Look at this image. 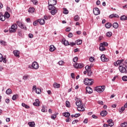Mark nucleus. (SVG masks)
<instances>
[{"mask_svg": "<svg viewBox=\"0 0 127 127\" xmlns=\"http://www.w3.org/2000/svg\"><path fill=\"white\" fill-rule=\"evenodd\" d=\"M105 89H106V86L105 85L96 86L95 87L94 91H96L97 93H103L105 91Z\"/></svg>", "mask_w": 127, "mask_h": 127, "instance_id": "3", "label": "nucleus"}, {"mask_svg": "<svg viewBox=\"0 0 127 127\" xmlns=\"http://www.w3.org/2000/svg\"><path fill=\"white\" fill-rule=\"evenodd\" d=\"M120 20H126V15H123L120 17Z\"/></svg>", "mask_w": 127, "mask_h": 127, "instance_id": "41", "label": "nucleus"}, {"mask_svg": "<svg viewBox=\"0 0 127 127\" xmlns=\"http://www.w3.org/2000/svg\"><path fill=\"white\" fill-rule=\"evenodd\" d=\"M0 44H1V45H4V46H5V45H6V42L2 40L0 41Z\"/></svg>", "mask_w": 127, "mask_h": 127, "instance_id": "37", "label": "nucleus"}, {"mask_svg": "<svg viewBox=\"0 0 127 127\" xmlns=\"http://www.w3.org/2000/svg\"><path fill=\"white\" fill-rule=\"evenodd\" d=\"M0 20H1V21H4V20H5V18L1 12H0Z\"/></svg>", "mask_w": 127, "mask_h": 127, "instance_id": "21", "label": "nucleus"}, {"mask_svg": "<svg viewBox=\"0 0 127 127\" xmlns=\"http://www.w3.org/2000/svg\"><path fill=\"white\" fill-rule=\"evenodd\" d=\"M16 23L18 26H19V27H20V28L21 29H23L24 30H27V27H26V26L24 25V23L20 22V21H17Z\"/></svg>", "mask_w": 127, "mask_h": 127, "instance_id": "5", "label": "nucleus"}, {"mask_svg": "<svg viewBox=\"0 0 127 127\" xmlns=\"http://www.w3.org/2000/svg\"><path fill=\"white\" fill-rule=\"evenodd\" d=\"M22 107L25 108V109H29L30 108L28 105H26L25 103H22L21 104Z\"/></svg>", "mask_w": 127, "mask_h": 127, "instance_id": "32", "label": "nucleus"}, {"mask_svg": "<svg viewBox=\"0 0 127 127\" xmlns=\"http://www.w3.org/2000/svg\"><path fill=\"white\" fill-rule=\"evenodd\" d=\"M17 29V25L15 23L13 24L11 28L9 29V31L10 33H13L16 31V30Z\"/></svg>", "mask_w": 127, "mask_h": 127, "instance_id": "7", "label": "nucleus"}, {"mask_svg": "<svg viewBox=\"0 0 127 127\" xmlns=\"http://www.w3.org/2000/svg\"><path fill=\"white\" fill-rule=\"evenodd\" d=\"M55 49H56V48H55V47H54V46L51 45L50 46V51L51 52H53V51H54V50H55Z\"/></svg>", "mask_w": 127, "mask_h": 127, "instance_id": "26", "label": "nucleus"}, {"mask_svg": "<svg viewBox=\"0 0 127 127\" xmlns=\"http://www.w3.org/2000/svg\"><path fill=\"white\" fill-rule=\"evenodd\" d=\"M83 82L86 86H91V85H93V83H94V79L86 78L84 79Z\"/></svg>", "mask_w": 127, "mask_h": 127, "instance_id": "4", "label": "nucleus"}, {"mask_svg": "<svg viewBox=\"0 0 127 127\" xmlns=\"http://www.w3.org/2000/svg\"><path fill=\"white\" fill-rule=\"evenodd\" d=\"M114 125H115V122H112L111 123H109L108 126H109V127H112L114 126Z\"/></svg>", "mask_w": 127, "mask_h": 127, "instance_id": "51", "label": "nucleus"}, {"mask_svg": "<svg viewBox=\"0 0 127 127\" xmlns=\"http://www.w3.org/2000/svg\"><path fill=\"white\" fill-rule=\"evenodd\" d=\"M63 116H64V117H65V118H69L70 117V113L64 112L63 113Z\"/></svg>", "mask_w": 127, "mask_h": 127, "instance_id": "23", "label": "nucleus"}, {"mask_svg": "<svg viewBox=\"0 0 127 127\" xmlns=\"http://www.w3.org/2000/svg\"><path fill=\"white\" fill-rule=\"evenodd\" d=\"M76 43L70 42L69 43L68 45H70V46H71V47H73V46H74V45H76Z\"/></svg>", "mask_w": 127, "mask_h": 127, "instance_id": "45", "label": "nucleus"}, {"mask_svg": "<svg viewBox=\"0 0 127 127\" xmlns=\"http://www.w3.org/2000/svg\"><path fill=\"white\" fill-rule=\"evenodd\" d=\"M3 15L4 17H5V19L6 18H9V17H10V14H9V13H8L7 11H5Z\"/></svg>", "mask_w": 127, "mask_h": 127, "instance_id": "17", "label": "nucleus"}, {"mask_svg": "<svg viewBox=\"0 0 127 127\" xmlns=\"http://www.w3.org/2000/svg\"><path fill=\"white\" fill-rule=\"evenodd\" d=\"M94 60H95V58L93 57H91L89 58V61H90V62H94Z\"/></svg>", "mask_w": 127, "mask_h": 127, "instance_id": "50", "label": "nucleus"}, {"mask_svg": "<svg viewBox=\"0 0 127 127\" xmlns=\"http://www.w3.org/2000/svg\"><path fill=\"white\" fill-rule=\"evenodd\" d=\"M122 80L123 81H124L125 82H127V76L126 75H125L122 77Z\"/></svg>", "mask_w": 127, "mask_h": 127, "instance_id": "40", "label": "nucleus"}, {"mask_svg": "<svg viewBox=\"0 0 127 127\" xmlns=\"http://www.w3.org/2000/svg\"><path fill=\"white\" fill-rule=\"evenodd\" d=\"M125 61V60L123 59L121 60H118L117 62H114V64L116 66L118 67L119 65V69L121 73H127V60L123 64V62Z\"/></svg>", "mask_w": 127, "mask_h": 127, "instance_id": "1", "label": "nucleus"}, {"mask_svg": "<svg viewBox=\"0 0 127 127\" xmlns=\"http://www.w3.org/2000/svg\"><path fill=\"white\" fill-rule=\"evenodd\" d=\"M107 115H108V112L106 110L102 111L100 113V116H101V117H106Z\"/></svg>", "mask_w": 127, "mask_h": 127, "instance_id": "15", "label": "nucleus"}, {"mask_svg": "<svg viewBox=\"0 0 127 127\" xmlns=\"http://www.w3.org/2000/svg\"><path fill=\"white\" fill-rule=\"evenodd\" d=\"M84 67V64H78V68L81 69V68H83Z\"/></svg>", "mask_w": 127, "mask_h": 127, "instance_id": "48", "label": "nucleus"}, {"mask_svg": "<svg viewBox=\"0 0 127 127\" xmlns=\"http://www.w3.org/2000/svg\"><path fill=\"white\" fill-rule=\"evenodd\" d=\"M93 13L95 15H98L101 13L100 9L98 7H96L95 9H93Z\"/></svg>", "mask_w": 127, "mask_h": 127, "instance_id": "9", "label": "nucleus"}, {"mask_svg": "<svg viewBox=\"0 0 127 127\" xmlns=\"http://www.w3.org/2000/svg\"><path fill=\"white\" fill-rule=\"evenodd\" d=\"M75 104L78 108H80L81 110H83V109H84V104L82 103V101L77 100L75 102Z\"/></svg>", "mask_w": 127, "mask_h": 127, "instance_id": "8", "label": "nucleus"}, {"mask_svg": "<svg viewBox=\"0 0 127 127\" xmlns=\"http://www.w3.org/2000/svg\"><path fill=\"white\" fill-rule=\"evenodd\" d=\"M92 118H93V119H98V116H96L95 115H93L92 116Z\"/></svg>", "mask_w": 127, "mask_h": 127, "instance_id": "62", "label": "nucleus"}, {"mask_svg": "<svg viewBox=\"0 0 127 127\" xmlns=\"http://www.w3.org/2000/svg\"><path fill=\"white\" fill-rule=\"evenodd\" d=\"M28 37L29 38H33V35L32 34H29L28 35Z\"/></svg>", "mask_w": 127, "mask_h": 127, "instance_id": "61", "label": "nucleus"}, {"mask_svg": "<svg viewBox=\"0 0 127 127\" xmlns=\"http://www.w3.org/2000/svg\"><path fill=\"white\" fill-rule=\"evenodd\" d=\"M90 68H91V66L90 65H86L85 66V69L86 70V71L90 69Z\"/></svg>", "mask_w": 127, "mask_h": 127, "instance_id": "54", "label": "nucleus"}, {"mask_svg": "<svg viewBox=\"0 0 127 127\" xmlns=\"http://www.w3.org/2000/svg\"><path fill=\"white\" fill-rule=\"evenodd\" d=\"M114 17H117V18H119L120 17V16L117 14H112L110 15H109V18H114Z\"/></svg>", "mask_w": 127, "mask_h": 127, "instance_id": "18", "label": "nucleus"}, {"mask_svg": "<svg viewBox=\"0 0 127 127\" xmlns=\"http://www.w3.org/2000/svg\"><path fill=\"white\" fill-rule=\"evenodd\" d=\"M53 87H54V88H60V84H58V83H56V82H55L54 83V84H53Z\"/></svg>", "mask_w": 127, "mask_h": 127, "instance_id": "28", "label": "nucleus"}, {"mask_svg": "<svg viewBox=\"0 0 127 127\" xmlns=\"http://www.w3.org/2000/svg\"><path fill=\"white\" fill-rule=\"evenodd\" d=\"M73 62H74V63H76L78 61V57H74L72 60Z\"/></svg>", "mask_w": 127, "mask_h": 127, "instance_id": "43", "label": "nucleus"}, {"mask_svg": "<svg viewBox=\"0 0 127 127\" xmlns=\"http://www.w3.org/2000/svg\"><path fill=\"white\" fill-rule=\"evenodd\" d=\"M100 58L102 62H108L109 61V59L107 58L105 55H102Z\"/></svg>", "mask_w": 127, "mask_h": 127, "instance_id": "10", "label": "nucleus"}, {"mask_svg": "<svg viewBox=\"0 0 127 127\" xmlns=\"http://www.w3.org/2000/svg\"><path fill=\"white\" fill-rule=\"evenodd\" d=\"M112 34H113V33H112V32H108L106 33V36H107V37H111V36H112Z\"/></svg>", "mask_w": 127, "mask_h": 127, "instance_id": "36", "label": "nucleus"}, {"mask_svg": "<svg viewBox=\"0 0 127 127\" xmlns=\"http://www.w3.org/2000/svg\"><path fill=\"white\" fill-rule=\"evenodd\" d=\"M32 2L34 4H35L36 5L38 3V1L37 0H32Z\"/></svg>", "mask_w": 127, "mask_h": 127, "instance_id": "47", "label": "nucleus"}, {"mask_svg": "<svg viewBox=\"0 0 127 127\" xmlns=\"http://www.w3.org/2000/svg\"><path fill=\"white\" fill-rule=\"evenodd\" d=\"M28 68L30 69H37L38 68H39V64H38V63L37 62H34L32 65H29Z\"/></svg>", "mask_w": 127, "mask_h": 127, "instance_id": "6", "label": "nucleus"}, {"mask_svg": "<svg viewBox=\"0 0 127 127\" xmlns=\"http://www.w3.org/2000/svg\"><path fill=\"white\" fill-rule=\"evenodd\" d=\"M35 10V8H34V7H30L29 9H28V12H29L30 13H33V12H34V11Z\"/></svg>", "mask_w": 127, "mask_h": 127, "instance_id": "20", "label": "nucleus"}, {"mask_svg": "<svg viewBox=\"0 0 127 127\" xmlns=\"http://www.w3.org/2000/svg\"><path fill=\"white\" fill-rule=\"evenodd\" d=\"M73 37V33H69L68 35V37H69V38H71Z\"/></svg>", "mask_w": 127, "mask_h": 127, "instance_id": "55", "label": "nucleus"}, {"mask_svg": "<svg viewBox=\"0 0 127 127\" xmlns=\"http://www.w3.org/2000/svg\"><path fill=\"white\" fill-rule=\"evenodd\" d=\"M80 116H81V114H75L74 115V118H78V117H80Z\"/></svg>", "mask_w": 127, "mask_h": 127, "instance_id": "59", "label": "nucleus"}, {"mask_svg": "<svg viewBox=\"0 0 127 127\" xmlns=\"http://www.w3.org/2000/svg\"><path fill=\"white\" fill-rule=\"evenodd\" d=\"M100 45H101V46H103V47H105V46L107 47L109 45V44H108V43H107V42H104L103 43H101L100 44Z\"/></svg>", "mask_w": 127, "mask_h": 127, "instance_id": "27", "label": "nucleus"}, {"mask_svg": "<svg viewBox=\"0 0 127 127\" xmlns=\"http://www.w3.org/2000/svg\"><path fill=\"white\" fill-rule=\"evenodd\" d=\"M63 13H64V14H68V13H69V11L67 9V8H63Z\"/></svg>", "mask_w": 127, "mask_h": 127, "instance_id": "29", "label": "nucleus"}, {"mask_svg": "<svg viewBox=\"0 0 127 127\" xmlns=\"http://www.w3.org/2000/svg\"><path fill=\"white\" fill-rule=\"evenodd\" d=\"M62 42L65 46H69V42L68 41H66V39H65V38L62 39Z\"/></svg>", "mask_w": 127, "mask_h": 127, "instance_id": "14", "label": "nucleus"}, {"mask_svg": "<svg viewBox=\"0 0 127 127\" xmlns=\"http://www.w3.org/2000/svg\"><path fill=\"white\" fill-rule=\"evenodd\" d=\"M57 115H58V113H56V114H53L51 116V119L52 120H55L57 117Z\"/></svg>", "mask_w": 127, "mask_h": 127, "instance_id": "34", "label": "nucleus"}, {"mask_svg": "<svg viewBox=\"0 0 127 127\" xmlns=\"http://www.w3.org/2000/svg\"><path fill=\"white\" fill-rule=\"evenodd\" d=\"M35 92L37 94H39L41 93V89L40 88H37Z\"/></svg>", "mask_w": 127, "mask_h": 127, "instance_id": "38", "label": "nucleus"}, {"mask_svg": "<svg viewBox=\"0 0 127 127\" xmlns=\"http://www.w3.org/2000/svg\"><path fill=\"white\" fill-rule=\"evenodd\" d=\"M112 122H113V120L109 119L107 120V123H108V124H110L111 123H112Z\"/></svg>", "mask_w": 127, "mask_h": 127, "instance_id": "60", "label": "nucleus"}, {"mask_svg": "<svg viewBox=\"0 0 127 127\" xmlns=\"http://www.w3.org/2000/svg\"><path fill=\"white\" fill-rule=\"evenodd\" d=\"M11 93H12V90L10 88L7 89L5 91L6 95H10Z\"/></svg>", "mask_w": 127, "mask_h": 127, "instance_id": "24", "label": "nucleus"}, {"mask_svg": "<svg viewBox=\"0 0 127 127\" xmlns=\"http://www.w3.org/2000/svg\"><path fill=\"white\" fill-rule=\"evenodd\" d=\"M41 112H42L43 113H45V112H46V111H45V107L44 106H42V109H41Z\"/></svg>", "mask_w": 127, "mask_h": 127, "instance_id": "57", "label": "nucleus"}, {"mask_svg": "<svg viewBox=\"0 0 127 127\" xmlns=\"http://www.w3.org/2000/svg\"><path fill=\"white\" fill-rule=\"evenodd\" d=\"M40 104V101H39V99H36L35 102L33 103V106H35L36 107H39Z\"/></svg>", "mask_w": 127, "mask_h": 127, "instance_id": "13", "label": "nucleus"}, {"mask_svg": "<svg viewBox=\"0 0 127 127\" xmlns=\"http://www.w3.org/2000/svg\"><path fill=\"white\" fill-rule=\"evenodd\" d=\"M65 106L66 108H70V107H71V105H70V102L68 100L65 102Z\"/></svg>", "mask_w": 127, "mask_h": 127, "instance_id": "35", "label": "nucleus"}, {"mask_svg": "<svg viewBox=\"0 0 127 127\" xmlns=\"http://www.w3.org/2000/svg\"><path fill=\"white\" fill-rule=\"evenodd\" d=\"M27 78H28V75H24L23 76V80H27Z\"/></svg>", "mask_w": 127, "mask_h": 127, "instance_id": "58", "label": "nucleus"}, {"mask_svg": "<svg viewBox=\"0 0 127 127\" xmlns=\"http://www.w3.org/2000/svg\"><path fill=\"white\" fill-rule=\"evenodd\" d=\"M122 127H127V123L124 122V123L121 124Z\"/></svg>", "mask_w": 127, "mask_h": 127, "instance_id": "44", "label": "nucleus"}, {"mask_svg": "<svg viewBox=\"0 0 127 127\" xmlns=\"http://www.w3.org/2000/svg\"><path fill=\"white\" fill-rule=\"evenodd\" d=\"M13 54H14L15 57H17L18 58H19L20 57L19 55L20 54V52H19V51L18 50H14L13 51Z\"/></svg>", "mask_w": 127, "mask_h": 127, "instance_id": "11", "label": "nucleus"}, {"mask_svg": "<svg viewBox=\"0 0 127 127\" xmlns=\"http://www.w3.org/2000/svg\"><path fill=\"white\" fill-rule=\"evenodd\" d=\"M79 19H80V17H79L78 15H75L74 16V20H75V21H78Z\"/></svg>", "mask_w": 127, "mask_h": 127, "instance_id": "39", "label": "nucleus"}, {"mask_svg": "<svg viewBox=\"0 0 127 127\" xmlns=\"http://www.w3.org/2000/svg\"><path fill=\"white\" fill-rule=\"evenodd\" d=\"M28 125L30 127H35V123H34V122H28Z\"/></svg>", "mask_w": 127, "mask_h": 127, "instance_id": "22", "label": "nucleus"}, {"mask_svg": "<svg viewBox=\"0 0 127 127\" xmlns=\"http://www.w3.org/2000/svg\"><path fill=\"white\" fill-rule=\"evenodd\" d=\"M63 64H64V62L63 61H60L59 62V64L61 66L63 65Z\"/></svg>", "mask_w": 127, "mask_h": 127, "instance_id": "52", "label": "nucleus"}, {"mask_svg": "<svg viewBox=\"0 0 127 127\" xmlns=\"http://www.w3.org/2000/svg\"><path fill=\"white\" fill-rule=\"evenodd\" d=\"M38 22H39V21L38 19V20H36L35 21H34L33 24L34 26H36V25H37Z\"/></svg>", "mask_w": 127, "mask_h": 127, "instance_id": "42", "label": "nucleus"}, {"mask_svg": "<svg viewBox=\"0 0 127 127\" xmlns=\"http://www.w3.org/2000/svg\"><path fill=\"white\" fill-rule=\"evenodd\" d=\"M98 104H99V105H104V102L102 101H98Z\"/></svg>", "mask_w": 127, "mask_h": 127, "instance_id": "64", "label": "nucleus"}, {"mask_svg": "<svg viewBox=\"0 0 127 127\" xmlns=\"http://www.w3.org/2000/svg\"><path fill=\"white\" fill-rule=\"evenodd\" d=\"M99 50H100L102 52L105 51L106 48H105V47H103V46H102L100 45Z\"/></svg>", "mask_w": 127, "mask_h": 127, "instance_id": "33", "label": "nucleus"}, {"mask_svg": "<svg viewBox=\"0 0 127 127\" xmlns=\"http://www.w3.org/2000/svg\"><path fill=\"white\" fill-rule=\"evenodd\" d=\"M75 43L77 45H81L82 44V40L80 39H78L75 41Z\"/></svg>", "mask_w": 127, "mask_h": 127, "instance_id": "30", "label": "nucleus"}, {"mask_svg": "<svg viewBox=\"0 0 127 127\" xmlns=\"http://www.w3.org/2000/svg\"><path fill=\"white\" fill-rule=\"evenodd\" d=\"M84 124H88V119H85L83 121Z\"/></svg>", "mask_w": 127, "mask_h": 127, "instance_id": "63", "label": "nucleus"}, {"mask_svg": "<svg viewBox=\"0 0 127 127\" xmlns=\"http://www.w3.org/2000/svg\"><path fill=\"white\" fill-rule=\"evenodd\" d=\"M79 122V120H74L72 122V125H75V124H77Z\"/></svg>", "mask_w": 127, "mask_h": 127, "instance_id": "49", "label": "nucleus"}, {"mask_svg": "<svg viewBox=\"0 0 127 127\" xmlns=\"http://www.w3.org/2000/svg\"><path fill=\"white\" fill-rule=\"evenodd\" d=\"M86 92L88 94H92V93H93V89H92V88L90 87L87 86L86 87Z\"/></svg>", "mask_w": 127, "mask_h": 127, "instance_id": "12", "label": "nucleus"}, {"mask_svg": "<svg viewBox=\"0 0 127 127\" xmlns=\"http://www.w3.org/2000/svg\"><path fill=\"white\" fill-rule=\"evenodd\" d=\"M17 98H18V95L15 94V95H13V96L12 97V100L13 101H15L16 100V99H17Z\"/></svg>", "mask_w": 127, "mask_h": 127, "instance_id": "31", "label": "nucleus"}, {"mask_svg": "<svg viewBox=\"0 0 127 127\" xmlns=\"http://www.w3.org/2000/svg\"><path fill=\"white\" fill-rule=\"evenodd\" d=\"M38 21H39V23L41 25H44V24H45V20H44V19H39Z\"/></svg>", "mask_w": 127, "mask_h": 127, "instance_id": "16", "label": "nucleus"}, {"mask_svg": "<svg viewBox=\"0 0 127 127\" xmlns=\"http://www.w3.org/2000/svg\"><path fill=\"white\" fill-rule=\"evenodd\" d=\"M18 35H19L20 37H22V33L21 32V31L18 32Z\"/></svg>", "mask_w": 127, "mask_h": 127, "instance_id": "53", "label": "nucleus"}, {"mask_svg": "<svg viewBox=\"0 0 127 127\" xmlns=\"http://www.w3.org/2000/svg\"><path fill=\"white\" fill-rule=\"evenodd\" d=\"M73 66L74 67H75L76 69H78L79 68V64L75 63L73 64Z\"/></svg>", "mask_w": 127, "mask_h": 127, "instance_id": "46", "label": "nucleus"}, {"mask_svg": "<svg viewBox=\"0 0 127 127\" xmlns=\"http://www.w3.org/2000/svg\"><path fill=\"white\" fill-rule=\"evenodd\" d=\"M3 58V57L2 56V55H1V54H0V62H2Z\"/></svg>", "mask_w": 127, "mask_h": 127, "instance_id": "56", "label": "nucleus"}, {"mask_svg": "<svg viewBox=\"0 0 127 127\" xmlns=\"http://www.w3.org/2000/svg\"><path fill=\"white\" fill-rule=\"evenodd\" d=\"M112 26L115 29H118V28H119V23H118V22H114L112 24Z\"/></svg>", "mask_w": 127, "mask_h": 127, "instance_id": "19", "label": "nucleus"}, {"mask_svg": "<svg viewBox=\"0 0 127 127\" xmlns=\"http://www.w3.org/2000/svg\"><path fill=\"white\" fill-rule=\"evenodd\" d=\"M112 26V23L110 22H108L105 24V27L106 28H111V27Z\"/></svg>", "mask_w": 127, "mask_h": 127, "instance_id": "25", "label": "nucleus"}, {"mask_svg": "<svg viewBox=\"0 0 127 127\" xmlns=\"http://www.w3.org/2000/svg\"><path fill=\"white\" fill-rule=\"evenodd\" d=\"M57 3V0H49L48 1V9L49 10H51V13L52 15L57 13V8L54 6L56 5Z\"/></svg>", "mask_w": 127, "mask_h": 127, "instance_id": "2", "label": "nucleus"}]
</instances>
